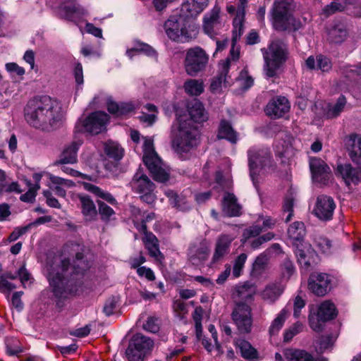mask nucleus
<instances>
[{
	"mask_svg": "<svg viewBox=\"0 0 361 361\" xmlns=\"http://www.w3.org/2000/svg\"><path fill=\"white\" fill-rule=\"evenodd\" d=\"M71 245L76 252L71 262L70 259H63L48 267L47 279L57 298H66L75 293L82 284L85 273L91 267L83 253L85 247L77 243H71Z\"/></svg>",
	"mask_w": 361,
	"mask_h": 361,
	"instance_id": "1",
	"label": "nucleus"
},
{
	"mask_svg": "<svg viewBox=\"0 0 361 361\" xmlns=\"http://www.w3.org/2000/svg\"><path fill=\"white\" fill-rule=\"evenodd\" d=\"M24 116L32 127L43 131L55 128L61 120L59 103L49 96L35 97L24 108Z\"/></svg>",
	"mask_w": 361,
	"mask_h": 361,
	"instance_id": "2",
	"label": "nucleus"
},
{
	"mask_svg": "<svg viewBox=\"0 0 361 361\" xmlns=\"http://www.w3.org/2000/svg\"><path fill=\"white\" fill-rule=\"evenodd\" d=\"M294 0H274L270 10V20L273 28L279 32H295L302 25L294 16Z\"/></svg>",
	"mask_w": 361,
	"mask_h": 361,
	"instance_id": "3",
	"label": "nucleus"
},
{
	"mask_svg": "<svg viewBox=\"0 0 361 361\" xmlns=\"http://www.w3.org/2000/svg\"><path fill=\"white\" fill-rule=\"evenodd\" d=\"M264 60V71L268 78L276 75L279 69L288 59V44L280 39L271 41L267 48L261 49Z\"/></svg>",
	"mask_w": 361,
	"mask_h": 361,
	"instance_id": "4",
	"label": "nucleus"
},
{
	"mask_svg": "<svg viewBox=\"0 0 361 361\" xmlns=\"http://www.w3.org/2000/svg\"><path fill=\"white\" fill-rule=\"evenodd\" d=\"M143 152V161L153 178L158 182L167 181L169 178V169L155 152L151 139L145 140Z\"/></svg>",
	"mask_w": 361,
	"mask_h": 361,
	"instance_id": "5",
	"label": "nucleus"
},
{
	"mask_svg": "<svg viewBox=\"0 0 361 361\" xmlns=\"http://www.w3.org/2000/svg\"><path fill=\"white\" fill-rule=\"evenodd\" d=\"M306 234L305 226L302 221H295L288 229V235L295 247V253L302 268L307 269L311 265L310 257L304 250L303 239Z\"/></svg>",
	"mask_w": 361,
	"mask_h": 361,
	"instance_id": "6",
	"label": "nucleus"
},
{
	"mask_svg": "<svg viewBox=\"0 0 361 361\" xmlns=\"http://www.w3.org/2000/svg\"><path fill=\"white\" fill-rule=\"evenodd\" d=\"M191 121H180L178 137L173 140V145L176 152L182 154L197 146L198 133Z\"/></svg>",
	"mask_w": 361,
	"mask_h": 361,
	"instance_id": "7",
	"label": "nucleus"
},
{
	"mask_svg": "<svg viewBox=\"0 0 361 361\" xmlns=\"http://www.w3.org/2000/svg\"><path fill=\"white\" fill-rule=\"evenodd\" d=\"M190 19L182 16H171L165 23L164 28L167 36L172 40L185 42L192 37L188 32Z\"/></svg>",
	"mask_w": 361,
	"mask_h": 361,
	"instance_id": "8",
	"label": "nucleus"
},
{
	"mask_svg": "<svg viewBox=\"0 0 361 361\" xmlns=\"http://www.w3.org/2000/svg\"><path fill=\"white\" fill-rule=\"evenodd\" d=\"M209 56L200 47L189 49L184 59V68L190 76H196L206 68Z\"/></svg>",
	"mask_w": 361,
	"mask_h": 361,
	"instance_id": "9",
	"label": "nucleus"
},
{
	"mask_svg": "<svg viewBox=\"0 0 361 361\" xmlns=\"http://www.w3.org/2000/svg\"><path fill=\"white\" fill-rule=\"evenodd\" d=\"M130 185L133 191L141 194L142 201L149 204L155 201L156 197L153 193L155 185L141 169H139L134 175Z\"/></svg>",
	"mask_w": 361,
	"mask_h": 361,
	"instance_id": "10",
	"label": "nucleus"
},
{
	"mask_svg": "<svg viewBox=\"0 0 361 361\" xmlns=\"http://www.w3.org/2000/svg\"><path fill=\"white\" fill-rule=\"evenodd\" d=\"M231 319L240 334H249L252 327L251 307L243 302H236L231 313Z\"/></svg>",
	"mask_w": 361,
	"mask_h": 361,
	"instance_id": "11",
	"label": "nucleus"
},
{
	"mask_svg": "<svg viewBox=\"0 0 361 361\" xmlns=\"http://www.w3.org/2000/svg\"><path fill=\"white\" fill-rule=\"evenodd\" d=\"M250 176L254 180L257 169L266 166L270 162L271 152L267 147L253 146L247 151Z\"/></svg>",
	"mask_w": 361,
	"mask_h": 361,
	"instance_id": "12",
	"label": "nucleus"
},
{
	"mask_svg": "<svg viewBox=\"0 0 361 361\" xmlns=\"http://www.w3.org/2000/svg\"><path fill=\"white\" fill-rule=\"evenodd\" d=\"M220 13L221 8L216 4L209 12L204 16L202 28L204 33L211 37L217 35L223 27Z\"/></svg>",
	"mask_w": 361,
	"mask_h": 361,
	"instance_id": "13",
	"label": "nucleus"
},
{
	"mask_svg": "<svg viewBox=\"0 0 361 361\" xmlns=\"http://www.w3.org/2000/svg\"><path fill=\"white\" fill-rule=\"evenodd\" d=\"M310 168L314 182L322 185L328 183L331 176V171L324 160L318 157L310 158Z\"/></svg>",
	"mask_w": 361,
	"mask_h": 361,
	"instance_id": "14",
	"label": "nucleus"
},
{
	"mask_svg": "<svg viewBox=\"0 0 361 361\" xmlns=\"http://www.w3.org/2000/svg\"><path fill=\"white\" fill-rule=\"evenodd\" d=\"M109 115L103 111L92 113L82 122L84 130L91 134L97 135L105 129Z\"/></svg>",
	"mask_w": 361,
	"mask_h": 361,
	"instance_id": "15",
	"label": "nucleus"
},
{
	"mask_svg": "<svg viewBox=\"0 0 361 361\" xmlns=\"http://www.w3.org/2000/svg\"><path fill=\"white\" fill-rule=\"evenodd\" d=\"M209 254L210 250L208 243L202 240L190 245L188 250V258L193 265L199 266L207 260Z\"/></svg>",
	"mask_w": 361,
	"mask_h": 361,
	"instance_id": "16",
	"label": "nucleus"
},
{
	"mask_svg": "<svg viewBox=\"0 0 361 361\" xmlns=\"http://www.w3.org/2000/svg\"><path fill=\"white\" fill-rule=\"evenodd\" d=\"M335 208L336 204L333 198L322 195L317 197L313 212L319 219L329 221L332 219Z\"/></svg>",
	"mask_w": 361,
	"mask_h": 361,
	"instance_id": "17",
	"label": "nucleus"
},
{
	"mask_svg": "<svg viewBox=\"0 0 361 361\" xmlns=\"http://www.w3.org/2000/svg\"><path fill=\"white\" fill-rule=\"evenodd\" d=\"M290 103L285 97H276L271 99L265 108L266 114L272 118H279L288 112Z\"/></svg>",
	"mask_w": 361,
	"mask_h": 361,
	"instance_id": "18",
	"label": "nucleus"
},
{
	"mask_svg": "<svg viewBox=\"0 0 361 361\" xmlns=\"http://www.w3.org/2000/svg\"><path fill=\"white\" fill-rule=\"evenodd\" d=\"M329 284L330 280L326 274L314 273L310 276L308 288L314 295L323 296L328 292Z\"/></svg>",
	"mask_w": 361,
	"mask_h": 361,
	"instance_id": "19",
	"label": "nucleus"
},
{
	"mask_svg": "<svg viewBox=\"0 0 361 361\" xmlns=\"http://www.w3.org/2000/svg\"><path fill=\"white\" fill-rule=\"evenodd\" d=\"M234 237L228 234H221L215 243L214 252L212 258V264H215L230 252V248Z\"/></svg>",
	"mask_w": 361,
	"mask_h": 361,
	"instance_id": "20",
	"label": "nucleus"
},
{
	"mask_svg": "<svg viewBox=\"0 0 361 361\" xmlns=\"http://www.w3.org/2000/svg\"><path fill=\"white\" fill-rule=\"evenodd\" d=\"M61 17L76 25L82 22L84 18L87 16V11L80 5H61L60 7Z\"/></svg>",
	"mask_w": 361,
	"mask_h": 361,
	"instance_id": "21",
	"label": "nucleus"
},
{
	"mask_svg": "<svg viewBox=\"0 0 361 361\" xmlns=\"http://www.w3.org/2000/svg\"><path fill=\"white\" fill-rule=\"evenodd\" d=\"M220 69L219 73L212 79L210 89L213 92H219L221 87H226L231 85L230 76L228 75L230 67V59H227L219 63Z\"/></svg>",
	"mask_w": 361,
	"mask_h": 361,
	"instance_id": "22",
	"label": "nucleus"
},
{
	"mask_svg": "<svg viewBox=\"0 0 361 361\" xmlns=\"http://www.w3.org/2000/svg\"><path fill=\"white\" fill-rule=\"evenodd\" d=\"M82 143V141L78 140L66 145L61 153L57 163L61 164L76 163L78 161V151Z\"/></svg>",
	"mask_w": 361,
	"mask_h": 361,
	"instance_id": "23",
	"label": "nucleus"
},
{
	"mask_svg": "<svg viewBox=\"0 0 361 361\" xmlns=\"http://www.w3.org/2000/svg\"><path fill=\"white\" fill-rule=\"evenodd\" d=\"M247 6V0H239L236 16H235L233 25V42H235L240 38L243 33V23L245 14V8Z\"/></svg>",
	"mask_w": 361,
	"mask_h": 361,
	"instance_id": "24",
	"label": "nucleus"
},
{
	"mask_svg": "<svg viewBox=\"0 0 361 361\" xmlns=\"http://www.w3.org/2000/svg\"><path fill=\"white\" fill-rule=\"evenodd\" d=\"M222 210L228 216H238L241 214V206L233 193L226 192L222 200Z\"/></svg>",
	"mask_w": 361,
	"mask_h": 361,
	"instance_id": "25",
	"label": "nucleus"
},
{
	"mask_svg": "<svg viewBox=\"0 0 361 361\" xmlns=\"http://www.w3.org/2000/svg\"><path fill=\"white\" fill-rule=\"evenodd\" d=\"M145 234L142 241L145 248L148 250L149 255L157 261L161 262L164 257L159 250V240L152 232H143Z\"/></svg>",
	"mask_w": 361,
	"mask_h": 361,
	"instance_id": "26",
	"label": "nucleus"
},
{
	"mask_svg": "<svg viewBox=\"0 0 361 361\" xmlns=\"http://www.w3.org/2000/svg\"><path fill=\"white\" fill-rule=\"evenodd\" d=\"M336 173L343 179L347 185L350 183L357 184L360 181V171L349 164H338Z\"/></svg>",
	"mask_w": 361,
	"mask_h": 361,
	"instance_id": "27",
	"label": "nucleus"
},
{
	"mask_svg": "<svg viewBox=\"0 0 361 361\" xmlns=\"http://www.w3.org/2000/svg\"><path fill=\"white\" fill-rule=\"evenodd\" d=\"M137 108H139L138 104L133 102L117 103L109 100L107 102L109 112L116 117L126 116Z\"/></svg>",
	"mask_w": 361,
	"mask_h": 361,
	"instance_id": "28",
	"label": "nucleus"
},
{
	"mask_svg": "<svg viewBox=\"0 0 361 361\" xmlns=\"http://www.w3.org/2000/svg\"><path fill=\"white\" fill-rule=\"evenodd\" d=\"M131 212L133 215V221L135 228L140 232H147V223L155 219V213L149 212L147 214L144 213L143 214H142L141 210L135 207H133L131 209Z\"/></svg>",
	"mask_w": 361,
	"mask_h": 361,
	"instance_id": "29",
	"label": "nucleus"
},
{
	"mask_svg": "<svg viewBox=\"0 0 361 361\" xmlns=\"http://www.w3.org/2000/svg\"><path fill=\"white\" fill-rule=\"evenodd\" d=\"M283 292V287L280 283H270L261 291L260 296L264 302L273 304L279 299Z\"/></svg>",
	"mask_w": 361,
	"mask_h": 361,
	"instance_id": "30",
	"label": "nucleus"
},
{
	"mask_svg": "<svg viewBox=\"0 0 361 361\" xmlns=\"http://www.w3.org/2000/svg\"><path fill=\"white\" fill-rule=\"evenodd\" d=\"M78 198L85 219L88 221L96 220L98 212L93 200L88 195H79Z\"/></svg>",
	"mask_w": 361,
	"mask_h": 361,
	"instance_id": "31",
	"label": "nucleus"
},
{
	"mask_svg": "<svg viewBox=\"0 0 361 361\" xmlns=\"http://www.w3.org/2000/svg\"><path fill=\"white\" fill-rule=\"evenodd\" d=\"M305 65L310 70H320L322 72H328L332 67L330 59L323 55H318L316 58L309 56L305 61Z\"/></svg>",
	"mask_w": 361,
	"mask_h": 361,
	"instance_id": "32",
	"label": "nucleus"
},
{
	"mask_svg": "<svg viewBox=\"0 0 361 361\" xmlns=\"http://www.w3.org/2000/svg\"><path fill=\"white\" fill-rule=\"evenodd\" d=\"M129 345L144 355H146L152 350L154 342L149 337L137 334L133 337Z\"/></svg>",
	"mask_w": 361,
	"mask_h": 361,
	"instance_id": "33",
	"label": "nucleus"
},
{
	"mask_svg": "<svg viewBox=\"0 0 361 361\" xmlns=\"http://www.w3.org/2000/svg\"><path fill=\"white\" fill-rule=\"evenodd\" d=\"M255 293V288L248 283L238 285L235 287L233 298L238 302H248L252 300Z\"/></svg>",
	"mask_w": 361,
	"mask_h": 361,
	"instance_id": "34",
	"label": "nucleus"
},
{
	"mask_svg": "<svg viewBox=\"0 0 361 361\" xmlns=\"http://www.w3.org/2000/svg\"><path fill=\"white\" fill-rule=\"evenodd\" d=\"M284 356L288 361H321L305 350L288 348L284 351Z\"/></svg>",
	"mask_w": 361,
	"mask_h": 361,
	"instance_id": "35",
	"label": "nucleus"
},
{
	"mask_svg": "<svg viewBox=\"0 0 361 361\" xmlns=\"http://www.w3.org/2000/svg\"><path fill=\"white\" fill-rule=\"evenodd\" d=\"M188 113L191 120L195 123H202L208 118L202 104L197 100H194L189 104Z\"/></svg>",
	"mask_w": 361,
	"mask_h": 361,
	"instance_id": "36",
	"label": "nucleus"
},
{
	"mask_svg": "<svg viewBox=\"0 0 361 361\" xmlns=\"http://www.w3.org/2000/svg\"><path fill=\"white\" fill-rule=\"evenodd\" d=\"M347 35L348 32L345 25L338 23L329 29L327 39L330 43L339 44L346 39Z\"/></svg>",
	"mask_w": 361,
	"mask_h": 361,
	"instance_id": "37",
	"label": "nucleus"
},
{
	"mask_svg": "<svg viewBox=\"0 0 361 361\" xmlns=\"http://www.w3.org/2000/svg\"><path fill=\"white\" fill-rule=\"evenodd\" d=\"M236 348L240 350L241 356L247 360L255 361L259 360L257 350L247 341L238 340Z\"/></svg>",
	"mask_w": 361,
	"mask_h": 361,
	"instance_id": "38",
	"label": "nucleus"
},
{
	"mask_svg": "<svg viewBox=\"0 0 361 361\" xmlns=\"http://www.w3.org/2000/svg\"><path fill=\"white\" fill-rule=\"evenodd\" d=\"M218 136L220 138L228 140L231 143H236L238 140L236 132L231 123L226 120H222L220 123Z\"/></svg>",
	"mask_w": 361,
	"mask_h": 361,
	"instance_id": "39",
	"label": "nucleus"
},
{
	"mask_svg": "<svg viewBox=\"0 0 361 361\" xmlns=\"http://www.w3.org/2000/svg\"><path fill=\"white\" fill-rule=\"evenodd\" d=\"M84 188L86 190L94 194L97 197L103 199L109 204L112 205L117 204L116 200L113 197V195L111 193L106 191H104L98 186L93 185L92 183H86L84 184Z\"/></svg>",
	"mask_w": 361,
	"mask_h": 361,
	"instance_id": "40",
	"label": "nucleus"
},
{
	"mask_svg": "<svg viewBox=\"0 0 361 361\" xmlns=\"http://www.w3.org/2000/svg\"><path fill=\"white\" fill-rule=\"evenodd\" d=\"M317 314L322 322L333 319L337 314L335 305L329 301L322 302L319 307Z\"/></svg>",
	"mask_w": 361,
	"mask_h": 361,
	"instance_id": "41",
	"label": "nucleus"
},
{
	"mask_svg": "<svg viewBox=\"0 0 361 361\" xmlns=\"http://www.w3.org/2000/svg\"><path fill=\"white\" fill-rule=\"evenodd\" d=\"M165 195L169 198L170 204L173 207L183 211L189 209L188 201L184 196L179 195L173 190L166 191Z\"/></svg>",
	"mask_w": 361,
	"mask_h": 361,
	"instance_id": "42",
	"label": "nucleus"
},
{
	"mask_svg": "<svg viewBox=\"0 0 361 361\" xmlns=\"http://www.w3.org/2000/svg\"><path fill=\"white\" fill-rule=\"evenodd\" d=\"M288 315V311L284 308L276 316V317L272 321L269 328V333L271 336L277 335L279 331L283 327Z\"/></svg>",
	"mask_w": 361,
	"mask_h": 361,
	"instance_id": "43",
	"label": "nucleus"
},
{
	"mask_svg": "<svg viewBox=\"0 0 361 361\" xmlns=\"http://www.w3.org/2000/svg\"><path fill=\"white\" fill-rule=\"evenodd\" d=\"M50 180L51 183L55 185L53 190L56 195L62 197H64L66 195L63 187L71 188L73 185V181L59 176H52L50 177Z\"/></svg>",
	"mask_w": 361,
	"mask_h": 361,
	"instance_id": "44",
	"label": "nucleus"
},
{
	"mask_svg": "<svg viewBox=\"0 0 361 361\" xmlns=\"http://www.w3.org/2000/svg\"><path fill=\"white\" fill-rule=\"evenodd\" d=\"M145 54L148 56H156L157 52L149 44L142 43V42H137L135 44V47L130 49L127 50L126 54L130 57L132 58L133 55L136 54Z\"/></svg>",
	"mask_w": 361,
	"mask_h": 361,
	"instance_id": "45",
	"label": "nucleus"
},
{
	"mask_svg": "<svg viewBox=\"0 0 361 361\" xmlns=\"http://www.w3.org/2000/svg\"><path fill=\"white\" fill-rule=\"evenodd\" d=\"M352 145L349 149V156L354 162H358L361 159V136L353 135L350 136Z\"/></svg>",
	"mask_w": 361,
	"mask_h": 361,
	"instance_id": "46",
	"label": "nucleus"
},
{
	"mask_svg": "<svg viewBox=\"0 0 361 361\" xmlns=\"http://www.w3.org/2000/svg\"><path fill=\"white\" fill-rule=\"evenodd\" d=\"M314 245L324 254H331L334 250L331 241L321 235H315L314 236Z\"/></svg>",
	"mask_w": 361,
	"mask_h": 361,
	"instance_id": "47",
	"label": "nucleus"
},
{
	"mask_svg": "<svg viewBox=\"0 0 361 361\" xmlns=\"http://www.w3.org/2000/svg\"><path fill=\"white\" fill-rule=\"evenodd\" d=\"M208 0H191L183 5L191 16H197L208 5Z\"/></svg>",
	"mask_w": 361,
	"mask_h": 361,
	"instance_id": "48",
	"label": "nucleus"
},
{
	"mask_svg": "<svg viewBox=\"0 0 361 361\" xmlns=\"http://www.w3.org/2000/svg\"><path fill=\"white\" fill-rule=\"evenodd\" d=\"M345 104V97L342 95L340 96L336 104L329 106V109L326 114V116L331 118L337 117L343 111Z\"/></svg>",
	"mask_w": 361,
	"mask_h": 361,
	"instance_id": "49",
	"label": "nucleus"
},
{
	"mask_svg": "<svg viewBox=\"0 0 361 361\" xmlns=\"http://www.w3.org/2000/svg\"><path fill=\"white\" fill-rule=\"evenodd\" d=\"M185 92L192 96L200 95L204 90L202 82L197 80L190 79L184 83Z\"/></svg>",
	"mask_w": 361,
	"mask_h": 361,
	"instance_id": "50",
	"label": "nucleus"
},
{
	"mask_svg": "<svg viewBox=\"0 0 361 361\" xmlns=\"http://www.w3.org/2000/svg\"><path fill=\"white\" fill-rule=\"evenodd\" d=\"M105 152L110 158L115 160H120L123 156V149L115 142H109L106 143Z\"/></svg>",
	"mask_w": 361,
	"mask_h": 361,
	"instance_id": "51",
	"label": "nucleus"
},
{
	"mask_svg": "<svg viewBox=\"0 0 361 361\" xmlns=\"http://www.w3.org/2000/svg\"><path fill=\"white\" fill-rule=\"evenodd\" d=\"M295 149L290 144L282 145L276 146V155L283 159L282 162H286L295 155Z\"/></svg>",
	"mask_w": 361,
	"mask_h": 361,
	"instance_id": "52",
	"label": "nucleus"
},
{
	"mask_svg": "<svg viewBox=\"0 0 361 361\" xmlns=\"http://www.w3.org/2000/svg\"><path fill=\"white\" fill-rule=\"evenodd\" d=\"M303 324L300 322L293 324L288 329L285 330L283 333V342L289 343L295 336L303 331Z\"/></svg>",
	"mask_w": 361,
	"mask_h": 361,
	"instance_id": "53",
	"label": "nucleus"
},
{
	"mask_svg": "<svg viewBox=\"0 0 361 361\" xmlns=\"http://www.w3.org/2000/svg\"><path fill=\"white\" fill-rule=\"evenodd\" d=\"M97 202L99 207V214L101 216V219L106 222L110 221L111 217L115 214L114 209L102 201L98 200Z\"/></svg>",
	"mask_w": 361,
	"mask_h": 361,
	"instance_id": "54",
	"label": "nucleus"
},
{
	"mask_svg": "<svg viewBox=\"0 0 361 361\" xmlns=\"http://www.w3.org/2000/svg\"><path fill=\"white\" fill-rule=\"evenodd\" d=\"M262 232H263V228H261V225L257 221L255 224L243 231L241 240L243 243H245L251 238L258 237Z\"/></svg>",
	"mask_w": 361,
	"mask_h": 361,
	"instance_id": "55",
	"label": "nucleus"
},
{
	"mask_svg": "<svg viewBox=\"0 0 361 361\" xmlns=\"http://www.w3.org/2000/svg\"><path fill=\"white\" fill-rule=\"evenodd\" d=\"M6 352L10 355H15L22 352V348L18 340L14 338L6 341Z\"/></svg>",
	"mask_w": 361,
	"mask_h": 361,
	"instance_id": "56",
	"label": "nucleus"
},
{
	"mask_svg": "<svg viewBox=\"0 0 361 361\" xmlns=\"http://www.w3.org/2000/svg\"><path fill=\"white\" fill-rule=\"evenodd\" d=\"M316 350L322 353L326 349L331 345V338L329 336H322L314 342Z\"/></svg>",
	"mask_w": 361,
	"mask_h": 361,
	"instance_id": "57",
	"label": "nucleus"
},
{
	"mask_svg": "<svg viewBox=\"0 0 361 361\" xmlns=\"http://www.w3.org/2000/svg\"><path fill=\"white\" fill-rule=\"evenodd\" d=\"M247 256L246 254L242 253L235 259L233 267V275L234 277L237 278L241 274L242 270L247 260Z\"/></svg>",
	"mask_w": 361,
	"mask_h": 361,
	"instance_id": "58",
	"label": "nucleus"
},
{
	"mask_svg": "<svg viewBox=\"0 0 361 361\" xmlns=\"http://www.w3.org/2000/svg\"><path fill=\"white\" fill-rule=\"evenodd\" d=\"M345 8V6L341 3L336 1L331 2L323 8L324 14L328 17L337 11H342Z\"/></svg>",
	"mask_w": 361,
	"mask_h": 361,
	"instance_id": "59",
	"label": "nucleus"
},
{
	"mask_svg": "<svg viewBox=\"0 0 361 361\" xmlns=\"http://www.w3.org/2000/svg\"><path fill=\"white\" fill-rule=\"evenodd\" d=\"M274 234L271 232H269L264 235L258 236L257 238L254 239L251 242L250 245H251L252 248L257 249L263 243L271 240L272 238H274Z\"/></svg>",
	"mask_w": 361,
	"mask_h": 361,
	"instance_id": "60",
	"label": "nucleus"
},
{
	"mask_svg": "<svg viewBox=\"0 0 361 361\" xmlns=\"http://www.w3.org/2000/svg\"><path fill=\"white\" fill-rule=\"evenodd\" d=\"M118 302V299L115 297L109 298L106 301L103 310L106 316H110L115 312Z\"/></svg>",
	"mask_w": 361,
	"mask_h": 361,
	"instance_id": "61",
	"label": "nucleus"
},
{
	"mask_svg": "<svg viewBox=\"0 0 361 361\" xmlns=\"http://www.w3.org/2000/svg\"><path fill=\"white\" fill-rule=\"evenodd\" d=\"M126 355L128 361H143L145 356L130 345L126 350Z\"/></svg>",
	"mask_w": 361,
	"mask_h": 361,
	"instance_id": "62",
	"label": "nucleus"
},
{
	"mask_svg": "<svg viewBox=\"0 0 361 361\" xmlns=\"http://www.w3.org/2000/svg\"><path fill=\"white\" fill-rule=\"evenodd\" d=\"M295 267L293 262L286 259L282 264V276L283 278L289 279L290 276L295 273Z\"/></svg>",
	"mask_w": 361,
	"mask_h": 361,
	"instance_id": "63",
	"label": "nucleus"
},
{
	"mask_svg": "<svg viewBox=\"0 0 361 361\" xmlns=\"http://www.w3.org/2000/svg\"><path fill=\"white\" fill-rule=\"evenodd\" d=\"M257 221L261 225L263 231L273 228L276 224V221L270 216L259 217Z\"/></svg>",
	"mask_w": 361,
	"mask_h": 361,
	"instance_id": "64",
	"label": "nucleus"
}]
</instances>
